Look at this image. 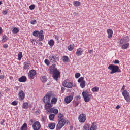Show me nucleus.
Masks as SVG:
<instances>
[{
  "label": "nucleus",
  "mask_w": 130,
  "mask_h": 130,
  "mask_svg": "<svg viewBox=\"0 0 130 130\" xmlns=\"http://www.w3.org/2000/svg\"><path fill=\"white\" fill-rule=\"evenodd\" d=\"M33 36L38 37L40 41H42L44 39V36H43V30H41L40 31L35 30L33 32Z\"/></svg>",
  "instance_id": "obj_2"
},
{
  "label": "nucleus",
  "mask_w": 130,
  "mask_h": 130,
  "mask_svg": "<svg viewBox=\"0 0 130 130\" xmlns=\"http://www.w3.org/2000/svg\"><path fill=\"white\" fill-rule=\"evenodd\" d=\"M97 129V125H96V124L95 123H92L91 126L90 128V130H96Z\"/></svg>",
  "instance_id": "obj_26"
},
{
  "label": "nucleus",
  "mask_w": 130,
  "mask_h": 130,
  "mask_svg": "<svg viewBox=\"0 0 130 130\" xmlns=\"http://www.w3.org/2000/svg\"><path fill=\"white\" fill-rule=\"evenodd\" d=\"M83 54V49L79 48L76 51V55L77 56H81Z\"/></svg>",
  "instance_id": "obj_19"
},
{
  "label": "nucleus",
  "mask_w": 130,
  "mask_h": 130,
  "mask_svg": "<svg viewBox=\"0 0 130 130\" xmlns=\"http://www.w3.org/2000/svg\"><path fill=\"white\" fill-rule=\"evenodd\" d=\"M55 117V115L53 114H51L49 116V118L50 120H53L54 119V117Z\"/></svg>",
  "instance_id": "obj_36"
},
{
  "label": "nucleus",
  "mask_w": 130,
  "mask_h": 130,
  "mask_svg": "<svg viewBox=\"0 0 130 130\" xmlns=\"http://www.w3.org/2000/svg\"><path fill=\"white\" fill-rule=\"evenodd\" d=\"M36 71L35 70H31L29 71L28 73V78L30 80H33L34 78H35V76H36Z\"/></svg>",
  "instance_id": "obj_7"
},
{
  "label": "nucleus",
  "mask_w": 130,
  "mask_h": 130,
  "mask_svg": "<svg viewBox=\"0 0 130 130\" xmlns=\"http://www.w3.org/2000/svg\"><path fill=\"white\" fill-rule=\"evenodd\" d=\"M23 57V53L22 52H20L18 54V60H21Z\"/></svg>",
  "instance_id": "obj_32"
},
{
  "label": "nucleus",
  "mask_w": 130,
  "mask_h": 130,
  "mask_svg": "<svg viewBox=\"0 0 130 130\" xmlns=\"http://www.w3.org/2000/svg\"><path fill=\"white\" fill-rule=\"evenodd\" d=\"M124 99L126 100L127 102H129L130 97H129V93L126 90L123 91L122 93Z\"/></svg>",
  "instance_id": "obj_8"
},
{
  "label": "nucleus",
  "mask_w": 130,
  "mask_h": 130,
  "mask_svg": "<svg viewBox=\"0 0 130 130\" xmlns=\"http://www.w3.org/2000/svg\"><path fill=\"white\" fill-rule=\"evenodd\" d=\"M8 48V44H5L4 45H3V48Z\"/></svg>",
  "instance_id": "obj_53"
},
{
  "label": "nucleus",
  "mask_w": 130,
  "mask_h": 130,
  "mask_svg": "<svg viewBox=\"0 0 130 130\" xmlns=\"http://www.w3.org/2000/svg\"><path fill=\"white\" fill-rule=\"evenodd\" d=\"M74 16H78V13H77L76 12H75L73 13Z\"/></svg>",
  "instance_id": "obj_57"
},
{
  "label": "nucleus",
  "mask_w": 130,
  "mask_h": 130,
  "mask_svg": "<svg viewBox=\"0 0 130 130\" xmlns=\"http://www.w3.org/2000/svg\"><path fill=\"white\" fill-rule=\"evenodd\" d=\"M88 52H89V53H90V54H91L93 53V50H89L88 51Z\"/></svg>",
  "instance_id": "obj_56"
},
{
  "label": "nucleus",
  "mask_w": 130,
  "mask_h": 130,
  "mask_svg": "<svg viewBox=\"0 0 130 130\" xmlns=\"http://www.w3.org/2000/svg\"><path fill=\"white\" fill-rule=\"evenodd\" d=\"M79 105V102H78L77 101H75L74 102V106L75 107H76V106H78Z\"/></svg>",
  "instance_id": "obj_50"
},
{
  "label": "nucleus",
  "mask_w": 130,
  "mask_h": 130,
  "mask_svg": "<svg viewBox=\"0 0 130 130\" xmlns=\"http://www.w3.org/2000/svg\"><path fill=\"white\" fill-rule=\"evenodd\" d=\"M81 77V74L79 73H77L75 74V78L76 79H78V78H80Z\"/></svg>",
  "instance_id": "obj_44"
},
{
  "label": "nucleus",
  "mask_w": 130,
  "mask_h": 130,
  "mask_svg": "<svg viewBox=\"0 0 130 130\" xmlns=\"http://www.w3.org/2000/svg\"><path fill=\"white\" fill-rule=\"evenodd\" d=\"M19 82L21 83H25L27 81V77L25 76H22L21 77L18 79Z\"/></svg>",
  "instance_id": "obj_18"
},
{
  "label": "nucleus",
  "mask_w": 130,
  "mask_h": 130,
  "mask_svg": "<svg viewBox=\"0 0 130 130\" xmlns=\"http://www.w3.org/2000/svg\"><path fill=\"white\" fill-rule=\"evenodd\" d=\"M52 107V105L50 104V103H46L45 105V108L46 110H49V109H51V108Z\"/></svg>",
  "instance_id": "obj_21"
},
{
  "label": "nucleus",
  "mask_w": 130,
  "mask_h": 130,
  "mask_svg": "<svg viewBox=\"0 0 130 130\" xmlns=\"http://www.w3.org/2000/svg\"><path fill=\"white\" fill-rule=\"evenodd\" d=\"M1 72H2V70H0V73H1Z\"/></svg>",
  "instance_id": "obj_64"
},
{
  "label": "nucleus",
  "mask_w": 130,
  "mask_h": 130,
  "mask_svg": "<svg viewBox=\"0 0 130 130\" xmlns=\"http://www.w3.org/2000/svg\"><path fill=\"white\" fill-rule=\"evenodd\" d=\"M119 108H120V106L118 105L116 107V109H119Z\"/></svg>",
  "instance_id": "obj_54"
},
{
  "label": "nucleus",
  "mask_w": 130,
  "mask_h": 130,
  "mask_svg": "<svg viewBox=\"0 0 130 130\" xmlns=\"http://www.w3.org/2000/svg\"><path fill=\"white\" fill-rule=\"evenodd\" d=\"M27 129H28V126H27V124L25 123L21 126L20 130H27Z\"/></svg>",
  "instance_id": "obj_27"
},
{
  "label": "nucleus",
  "mask_w": 130,
  "mask_h": 130,
  "mask_svg": "<svg viewBox=\"0 0 130 130\" xmlns=\"http://www.w3.org/2000/svg\"><path fill=\"white\" fill-rule=\"evenodd\" d=\"M41 128V125L40 122L37 121L35 122L32 124V128L34 130H39Z\"/></svg>",
  "instance_id": "obj_9"
},
{
  "label": "nucleus",
  "mask_w": 130,
  "mask_h": 130,
  "mask_svg": "<svg viewBox=\"0 0 130 130\" xmlns=\"http://www.w3.org/2000/svg\"><path fill=\"white\" fill-rule=\"evenodd\" d=\"M90 124H86L83 126V130H89L90 129Z\"/></svg>",
  "instance_id": "obj_30"
},
{
  "label": "nucleus",
  "mask_w": 130,
  "mask_h": 130,
  "mask_svg": "<svg viewBox=\"0 0 130 130\" xmlns=\"http://www.w3.org/2000/svg\"><path fill=\"white\" fill-rule=\"evenodd\" d=\"M37 23L36 20H32L30 21V24H31V25H35Z\"/></svg>",
  "instance_id": "obj_47"
},
{
  "label": "nucleus",
  "mask_w": 130,
  "mask_h": 130,
  "mask_svg": "<svg viewBox=\"0 0 130 130\" xmlns=\"http://www.w3.org/2000/svg\"><path fill=\"white\" fill-rule=\"evenodd\" d=\"M75 99H76V100H79L81 99V96L77 95L76 96H75Z\"/></svg>",
  "instance_id": "obj_49"
},
{
  "label": "nucleus",
  "mask_w": 130,
  "mask_h": 130,
  "mask_svg": "<svg viewBox=\"0 0 130 130\" xmlns=\"http://www.w3.org/2000/svg\"><path fill=\"white\" fill-rule=\"evenodd\" d=\"M52 104H55L57 102V98H53L51 101Z\"/></svg>",
  "instance_id": "obj_31"
},
{
  "label": "nucleus",
  "mask_w": 130,
  "mask_h": 130,
  "mask_svg": "<svg viewBox=\"0 0 130 130\" xmlns=\"http://www.w3.org/2000/svg\"><path fill=\"white\" fill-rule=\"evenodd\" d=\"M57 71V69L55 68V64H53L49 68V72L50 74H53Z\"/></svg>",
  "instance_id": "obj_12"
},
{
  "label": "nucleus",
  "mask_w": 130,
  "mask_h": 130,
  "mask_svg": "<svg viewBox=\"0 0 130 130\" xmlns=\"http://www.w3.org/2000/svg\"><path fill=\"white\" fill-rule=\"evenodd\" d=\"M62 60L63 62H68V61H69V57H68V56H63Z\"/></svg>",
  "instance_id": "obj_33"
},
{
  "label": "nucleus",
  "mask_w": 130,
  "mask_h": 130,
  "mask_svg": "<svg viewBox=\"0 0 130 130\" xmlns=\"http://www.w3.org/2000/svg\"><path fill=\"white\" fill-rule=\"evenodd\" d=\"M85 85H86V81H83L82 82H80V86L82 89H83V88H85Z\"/></svg>",
  "instance_id": "obj_34"
},
{
  "label": "nucleus",
  "mask_w": 130,
  "mask_h": 130,
  "mask_svg": "<svg viewBox=\"0 0 130 130\" xmlns=\"http://www.w3.org/2000/svg\"><path fill=\"white\" fill-rule=\"evenodd\" d=\"M19 28L18 27H14L12 30V33L13 34H17V33H19Z\"/></svg>",
  "instance_id": "obj_28"
},
{
  "label": "nucleus",
  "mask_w": 130,
  "mask_h": 130,
  "mask_svg": "<svg viewBox=\"0 0 130 130\" xmlns=\"http://www.w3.org/2000/svg\"><path fill=\"white\" fill-rule=\"evenodd\" d=\"M74 49V45H70L68 46V50L70 51H72Z\"/></svg>",
  "instance_id": "obj_39"
},
{
  "label": "nucleus",
  "mask_w": 130,
  "mask_h": 130,
  "mask_svg": "<svg viewBox=\"0 0 130 130\" xmlns=\"http://www.w3.org/2000/svg\"><path fill=\"white\" fill-rule=\"evenodd\" d=\"M12 105H14V106H16V105H18V102L16 101H14L11 103Z\"/></svg>",
  "instance_id": "obj_46"
},
{
  "label": "nucleus",
  "mask_w": 130,
  "mask_h": 130,
  "mask_svg": "<svg viewBox=\"0 0 130 130\" xmlns=\"http://www.w3.org/2000/svg\"><path fill=\"white\" fill-rule=\"evenodd\" d=\"M64 124H66V119L63 118L61 119L57 124V128L61 129V128L64 126Z\"/></svg>",
  "instance_id": "obj_6"
},
{
  "label": "nucleus",
  "mask_w": 130,
  "mask_h": 130,
  "mask_svg": "<svg viewBox=\"0 0 130 130\" xmlns=\"http://www.w3.org/2000/svg\"><path fill=\"white\" fill-rule=\"evenodd\" d=\"M58 117L59 118V119H61L63 117V114L59 113L58 115Z\"/></svg>",
  "instance_id": "obj_45"
},
{
  "label": "nucleus",
  "mask_w": 130,
  "mask_h": 130,
  "mask_svg": "<svg viewBox=\"0 0 130 130\" xmlns=\"http://www.w3.org/2000/svg\"><path fill=\"white\" fill-rule=\"evenodd\" d=\"M53 74V77L56 81H57V79H58L59 77L60 76V72L58 71L54 72Z\"/></svg>",
  "instance_id": "obj_17"
},
{
  "label": "nucleus",
  "mask_w": 130,
  "mask_h": 130,
  "mask_svg": "<svg viewBox=\"0 0 130 130\" xmlns=\"http://www.w3.org/2000/svg\"><path fill=\"white\" fill-rule=\"evenodd\" d=\"M55 39H56L57 40H58V36H54Z\"/></svg>",
  "instance_id": "obj_58"
},
{
  "label": "nucleus",
  "mask_w": 130,
  "mask_h": 130,
  "mask_svg": "<svg viewBox=\"0 0 130 130\" xmlns=\"http://www.w3.org/2000/svg\"><path fill=\"white\" fill-rule=\"evenodd\" d=\"M120 61L118 60H115L114 61H113V63L114 64H118L119 63Z\"/></svg>",
  "instance_id": "obj_48"
},
{
  "label": "nucleus",
  "mask_w": 130,
  "mask_h": 130,
  "mask_svg": "<svg viewBox=\"0 0 130 130\" xmlns=\"http://www.w3.org/2000/svg\"><path fill=\"white\" fill-rule=\"evenodd\" d=\"M2 97V93L0 92V98Z\"/></svg>",
  "instance_id": "obj_63"
},
{
  "label": "nucleus",
  "mask_w": 130,
  "mask_h": 130,
  "mask_svg": "<svg viewBox=\"0 0 130 130\" xmlns=\"http://www.w3.org/2000/svg\"><path fill=\"white\" fill-rule=\"evenodd\" d=\"M3 4V3L2 2V1H0V6L1 5H2Z\"/></svg>",
  "instance_id": "obj_62"
},
{
  "label": "nucleus",
  "mask_w": 130,
  "mask_h": 130,
  "mask_svg": "<svg viewBox=\"0 0 130 130\" xmlns=\"http://www.w3.org/2000/svg\"><path fill=\"white\" fill-rule=\"evenodd\" d=\"M123 43H125V40L124 38H122L120 41V44H123Z\"/></svg>",
  "instance_id": "obj_43"
},
{
  "label": "nucleus",
  "mask_w": 130,
  "mask_h": 130,
  "mask_svg": "<svg viewBox=\"0 0 130 130\" xmlns=\"http://www.w3.org/2000/svg\"><path fill=\"white\" fill-rule=\"evenodd\" d=\"M124 87H125V86H123V87H122L121 90H124Z\"/></svg>",
  "instance_id": "obj_60"
},
{
  "label": "nucleus",
  "mask_w": 130,
  "mask_h": 130,
  "mask_svg": "<svg viewBox=\"0 0 130 130\" xmlns=\"http://www.w3.org/2000/svg\"><path fill=\"white\" fill-rule=\"evenodd\" d=\"M5 76L4 75H0V80H4Z\"/></svg>",
  "instance_id": "obj_52"
},
{
  "label": "nucleus",
  "mask_w": 130,
  "mask_h": 130,
  "mask_svg": "<svg viewBox=\"0 0 130 130\" xmlns=\"http://www.w3.org/2000/svg\"><path fill=\"white\" fill-rule=\"evenodd\" d=\"M128 46H129V43L124 44L122 46V49H127L128 48Z\"/></svg>",
  "instance_id": "obj_29"
},
{
  "label": "nucleus",
  "mask_w": 130,
  "mask_h": 130,
  "mask_svg": "<svg viewBox=\"0 0 130 130\" xmlns=\"http://www.w3.org/2000/svg\"><path fill=\"white\" fill-rule=\"evenodd\" d=\"M3 32V29H2V27H0V34H2Z\"/></svg>",
  "instance_id": "obj_59"
},
{
  "label": "nucleus",
  "mask_w": 130,
  "mask_h": 130,
  "mask_svg": "<svg viewBox=\"0 0 130 130\" xmlns=\"http://www.w3.org/2000/svg\"><path fill=\"white\" fill-rule=\"evenodd\" d=\"M3 14V15H7V14H8V11H7L6 10H4Z\"/></svg>",
  "instance_id": "obj_51"
},
{
  "label": "nucleus",
  "mask_w": 130,
  "mask_h": 130,
  "mask_svg": "<svg viewBox=\"0 0 130 130\" xmlns=\"http://www.w3.org/2000/svg\"><path fill=\"white\" fill-rule=\"evenodd\" d=\"M51 97H52V92H47L46 95L43 98V102L44 103H49V102H50V99H51Z\"/></svg>",
  "instance_id": "obj_3"
},
{
  "label": "nucleus",
  "mask_w": 130,
  "mask_h": 130,
  "mask_svg": "<svg viewBox=\"0 0 130 130\" xmlns=\"http://www.w3.org/2000/svg\"><path fill=\"white\" fill-rule=\"evenodd\" d=\"M48 127L50 129L53 130L54 128H55V123H52L48 124Z\"/></svg>",
  "instance_id": "obj_23"
},
{
  "label": "nucleus",
  "mask_w": 130,
  "mask_h": 130,
  "mask_svg": "<svg viewBox=\"0 0 130 130\" xmlns=\"http://www.w3.org/2000/svg\"><path fill=\"white\" fill-rule=\"evenodd\" d=\"M49 59L51 62L53 63L58 61L59 60V57L58 56H57V55H52L49 56Z\"/></svg>",
  "instance_id": "obj_5"
},
{
  "label": "nucleus",
  "mask_w": 130,
  "mask_h": 130,
  "mask_svg": "<svg viewBox=\"0 0 130 130\" xmlns=\"http://www.w3.org/2000/svg\"><path fill=\"white\" fill-rule=\"evenodd\" d=\"M84 77H81L79 79H78V83H82V82L84 81Z\"/></svg>",
  "instance_id": "obj_40"
},
{
  "label": "nucleus",
  "mask_w": 130,
  "mask_h": 130,
  "mask_svg": "<svg viewBox=\"0 0 130 130\" xmlns=\"http://www.w3.org/2000/svg\"><path fill=\"white\" fill-rule=\"evenodd\" d=\"M62 86L66 87V88H73V83L72 82H69L68 80H65L62 83Z\"/></svg>",
  "instance_id": "obj_11"
},
{
  "label": "nucleus",
  "mask_w": 130,
  "mask_h": 130,
  "mask_svg": "<svg viewBox=\"0 0 130 130\" xmlns=\"http://www.w3.org/2000/svg\"><path fill=\"white\" fill-rule=\"evenodd\" d=\"M107 32L108 34V38H111L112 37V35H113V31L112 29H109L107 30Z\"/></svg>",
  "instance_id": "obj_20"
},
{
  "label": "nucleus",
  "mask_w": 130,
  "mask_h": 130,
  "mask_svg": "<svg viewBox=\"0 0 130 130\" xmlns=\"http://www.w3.org/2000/svg\"><path fill=\"white\" fill-rule=\"evenodd\" d=\"M18 98L19 100L22 101L25 99V93L23 90H20L18 93Z\"/></svg>",
  "instance_id": "obj_14"
},
{
  "label": "nucleus",
  "mask_w": 130,
  "mask_h": 130,
  "mask_svg": "<svg viewBox=\"0 0 130 130\" xmlns=\"http://www.w3.org/2000/svg\"><path fill=\"white\" fill-rule=\"evenodd\" d=\"M73 98L74 96H73V95L67 96L64 99V102L67 104H69V103H71V102H72V100H73Z\"/></svg>",
  "instance_id": "obj_15"
},
{
  "label": "nucleus",
  "mask_w": 130,
  "mask_h": 130,
  "mask_svg": "<svg viewBox=\"0 0 130 130\" xmlns=\"http://www.w3.org/2000/svg\"><path fill=\"white\" fill-rule=\"evenodd\" d=\"M108 69L111 71V72H110L111 75L115 74V73H121V71L119 69V67L116 65L110 64L108 67Z\"/></svg>",
  "instance_id": "obj_1"
},
{
  "label": "nucleus",
  "mask_w": 130,
  "mask_h": 130,
  "mask_svg": "<svg viewBox=\"0 0 130 130\" xmlns=\"http://www.w3.org/2000/svg\"><path fill=\"white\" fill-rule=\"evenodd\" d=\"M48 44L50 46H53L54 44V41L53 40H51L48 42Z\"/></svg>",
  "instance_id": "obj_37"
},
{
  "label": "nucleus",
  "mask_w": 130,
  "mask_h": 130,
  "mask_svg": "<svg viewBox=\"0 0 130 130\" xmlns=\"http://www.w3.org/2000/svg\"><path fill=\"white\" fill-rule=\"evenodd\" d=\"M41 81L43 83H46V82H47V78L45 76H42L41 78Z\"/></svg>",
  "instance_id": "obj_25"
},
{
  "label": "nucleus",
  "mask_w": 130,
  "mask_h": 130,
  "mask_svg": "<svg viewBox=\"0 0 130 130\" xmlns=\"http://www.w3.org/2000/svg\"><path fill=\"white\" fill-rule=\"evenodd\" d=\"M31 64V62L29 60H26L25 62L23 63V69L24 70H28L29 67Z\"/></svg>",
  "instance_id": "obj_16"
},
{
  "label": "nucleus",
  "mask_w": 130,
  "mask_h": 130,
  "mask_svg": "<svg viewBox=\"0 0 130 130\" xmlns=\"http://www.w3.org/2000/svg\"><path fill=\"white\" fill-rule=\"evenodd\" d=\"M73 5L75 7H80L81 6V2L78 1H75L73 2Z\"/></svg>",
  "instance_id": "obj_24"
},
{
  "label": "nucleus",
  "mask_w": 130,
  "mask_h": 130,
  "mask_svg": "<svg viewBox=\"0 0 130 130\" xmlns=\"http://www.w3.org/2000/svg\"><path fill=\"white\" fill-rule=\"evenodd\" d=\"M39 45H42V43L41 42L39 43Z\"/></svg>",
  "instance_id": "obj_61"
},
{
  "label": "nucleus",
  "mask_w": 130,
  "mask_h": 130,
  "mask_svg": "<svg viewBox=\"0 0 130 130\" xmlns=\"http://www.w3.org/2000/svg\"><path fill=\"white\" fill-rule=\"evenodd\" d=\"M22 107L24 109H28V107H29V103L27 102H24L22 104Z\"/></svg>",
  "instance_id": "obj_22"
},
{
  "label": "nucleus",
  "mask_w": 130,
  "mask_h": 130,
  "mask_svg": "<svg viewBox=\"0 0 130 130\" xmlns=\"http://www.w3.org/2000/svg\"><path fill=\"white\" fill-rule=\"evenodd\" d=\"M2 40L4 41V42L7 41V40H8V37H7L6 35H4L2 37Z\"/></svg>",
  "instance_id": "obj_38"
},
{
  "label": "nucleus",
  "mask_w": 130,
  "mask_h": 130,
  "mask_svg": "<svg viewBox=\"0 0 130 130\" xmlns=\"http://www.w3.org/2000/svg\"><path fill=\"white\" fill-rule=\"evenodd\" d=\"M4 122H5V120L3 119L2 122H0L1 125H4Z\"/></svg>",
  "instance_id": "obj_55"
},
{
  "label": "nucleus",
  "mask_w": 130,
  "mask_h": 130,
  "mask_svg": "<svg viewBox=\"0 0 130 130\" xmlns=\"http://www.w3.org/2000/svg\"><path fill=\"white\" fill-rule=\"evenodd\" d=\"M82 96L84 99L85 102H89L91 99V95L89 94V92L87 91H84L82 93Z\"/></svg>",
  "instance_id": "obj_4"
},
{
  "label": "nucleus",
  "mask_w": 130,
  "mask_h": 130,
  "mask_svg": "<svg viewBox=\"0 0 130 130\" xmlns=\"http://www.w3.org/2000/svg\"><path fill=\"white\" fill-rule=\"evenodd\" d=\"M91 91H92V92H98V91H99V87L97 86L94 87L92 88Z\"/></svg>",
  "instance_id": "obj_35"
},
{
  "label": "nucleus",
  "mask_w": 130,
  "mask_h": 130,
  "mask_svg": "<svg viewBox=\"0 0 130 130\" xmlns=\"http://www.w3.org/2000/svg\"><path fill=\"white\" fill-rule=\"evenodd\" d=\"M29 9H30V10H34V9H35V5L32 4V5L29 6Z\"/></svg>",
  "instance_id": "obj_42"
},
{
  "label": "nucleus",
  "mask_w": 130,
  "mask_h": 130,
  "mask_svg": "<svg viewBox=\"0 0 130 130\" xmlns=\"http://www.w3.org/2000/svg\"><path fill=\"white\" fill-rule=\"evenodd\" d=\"M47 112L57 114L58 113V109H55V108H51L50 109L47 110Z\"/></svg>",
  "instance_id": "obj_13"
},
{
  "label": "nucleus",
  "mask_w": 130,
  "mask_h": 130,
  "mask_svg": "<svg viewBox=\"0 0 130 130\" xmlns=\"http://www.w3.org/2000/svg\"><path fill=\"white\" fill-rule=\"evenodd\" d=\"M87 119V116L85 114H81L78 117L79 122H85Z\"/></svg>",
  "instance_id": "obj_10"
},
{
  "label": "nucleus",
  "mask_w": 130,
  "mask_h": 130,
  "mask_svg": "<svg viewBox=\"0 0 130 130\" xmlns=\"http://www.w3.org/2000/svg\"><path fill=\"white\" fill-rule=\"evenodd\" d=\"M44 62L47 66H49V64H50V62L48 60V59H45Z\"/></svg>",
  "instance_id": "obj_41"
}]
</instances>
